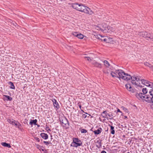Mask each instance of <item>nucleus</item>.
<instances>
[{"instance_id": "f257e3e1", "label": "nucleus", "mask_w": 153, "mask_h": 153, "mask_svg": "<svg viewBox=\"0 0 153 153\" xmlns=\"http://www.w3.org/2000/svg\"><path fill=\"white\" fill-rule=\"evenodd\" d=\"M120 72H119L120 74V77L122 78V79L125 80H130L131 79V82L133 84L135 85L137 87H142V85L140 83V82H141V80L143 79H141V77L140 76H131L125 73H123L120 71Z\"/></svg>"}, {"instance_id": "f03ea898", "label": "nucleus", "mask_w": 153, "mask_h": 153, "mask_svg": "<svg viewBox=\"0 0 153 153\" xmlns=\"http://www.w3.org/2000/svg\"><path fill=\"white\" fill-rule=\"evenodd\" d=\"M72 7L79 11L84 12L89 15H92L93 13L90 8L82 4L74 3L72 4Z\"/></svg>"}, {"instance_id": "7ed1b4c3", "label": "nucleus", "mask_w": 153, "mask_h": 153, "mask_svg": "<svg viewBox=\"0 0 153 153\" xmlns=\"http://www.w3.org/2000/svg\"><path fill=\"white\" fill-rule=\"evenodd\" d=\"M73 142L71 145V146L76 148L82 145V142L78 138H73Z\"/></svg>"}, {"instance_id": "20e7f679", "label": "nucleus", "mask_w": 153, "mask_h": 153, "mask_svg": "<svg viewBox=\"0 0 153 153\" xmlns=\"http://www.w3.org/2000/svg\"><path fill=\"white\" fill-rule=\"evenodd\" d=\"M101 115L103 118H106L108 120L112 119L114 117L113 113L111 112L108 113L106 111H104L102 113Z\"/></svg>"}, {"instance_id": "39448f33", "label": "nucleus", "mask_w": 153, "mask_h": 153, "mask_svg": "<svg viewBox=\"0 0 153 153\" xmlns=\"http://www.w3.org/2000/svg\"><path fill=\"white\" fill-rule=\"evenodd\" d=\"M120 71H121V72H122L123 73H124L122 70H116L115 72L112 71L110 73V74L112 76V77L114 78L117 77L119 79H122V78L120 77V73H119V72H120Z\"/></svg>"}, {"instance_id": "423d86ee", "label": "nucleus", "mask_w": 153, "mask_h": 153, "mask_svg": "<svg viewBox=\"0 0 153 153\" xmlns=\"http://www.w3.org/2000/svg\"><path fill=\"white\" fill-rule=\"evenodd\" d=\"M141 84L144 85L150 88H152V90H153V83L146 80L145 79L141 80Z\"/></svg>"}, {"instance_id": "0eeeda50", "label": "nucleus", "mask_w": 153, "mask_h": 153, "mask_svg": "<svg viewBox=\"0 0 153 153\" xmlns=\"http://www.w3.org/2000/svg\"><path fill=\"white\" fill-rule=\"evenodd\" d=\"M148 94H143L142 93H140L139 94L137 93L136 94V96L139 99V100L140 99L144 100L146 101V100L147 99L148 97Z\"/></svg>"}, {"instance_id": "6e6552de", "label": "nucleus", "mask_w": 153, "mask_h": 153, "mask_svg": "<svg viewBox=\"0 0 153 153\" xmlns=\"http://www.w3.org/2000/svg\"><path fill=\"white\" fill-rule=\"evenodd\" d=\"M146 101L148 102H153V90H150L147 99Z\"/></svg>"}, {"instance_id": "1a4fd4ad", "label": "nucleus", "mask_w": 153, "mask_h": 153, "mask_svg": "<svg viewBox=\"0 0 153 153\" xmlns=\"http://www.w3.org/2000/svg\"><path fill=\"white\" fill-rule=\"evenodd\" d=\"M126 89L130 92L132 93H135L136 92V90L132 88L130 84H126L125 85Z\"/></svg>"}, {"instance_id": "9d476101", "label": "nucleus", "mask_w": 153, "mask_h": 153, "mask_svg": "<svg viewBox=\"0 0 153 153\" xmlns=\"http://www.w3.org/2000/svg\"><path fill=\"white\" fill-rule=\"evenodd\" d=\"M7 122L10 124L13 125H15L16 126L19 128L20 125L13 119H8L7 120Z\"/></svg>"}, {"instance_id": "9b49d317", "label": "nucleus", "mask_w": 153, "mask_h": 153, "mask_svg": "<svg viewBox=\"0 0 153 153\" xmlns=\"http://www.w3.org/2000/svg\"><path fill=\"white\" fill-rule=\"evenodd\" d=\"M138 35L141 37H144L147 39H148V37H149V36H150V33L145 31L140 32Z\"/></svg>"}, {"instance_id": "f8f14e48", "label": "nucleus", "mask_w": 153, "mask_h": 153, "mask_svg": "<svg viewBox=\"0 0 153 153\" xmlns=\"http://www.w3.org/2000/svg\"><path fill=\"white\" fill-rule=\"evenodd\" d=\"M72 34L80 39H83L84 37L83 35L77 32H73L72 33Z\"/></svg>"}, {"instance_id": "ddd939ff", "label": "nucleus", "mask_w": 153, "mask_h": 153, "mask_svg": "<svg viewBox=\"0 0 153 153\" xmlns=\"http://www.w3.org/2000/svg\"><path fill=\"white\" fill-rule=\"evenodd\" d=\"M96 37L99 39H100L101 41H103L106 42H108V38L105 36H102L100 35L97 36Z\"/></svg>"}, {"instance_id": "4468645a", "label": "nucleus", "mask_w": 153, "mask_h": 153, "mask_svg": "<svg viewBox=\"0 0 153 153\" xmlns=\"http://www.w3.org/2000/svg\"><path fill=\"white\" fill-rule=\"evenodd\" d=\"M52 101L54 106L57 109H58L59 108V105L56 100L55 99H53Z\"/></svg>"}, {"instance_id": "2eb2a0df", "label": "nucleus", "mask_w": 153, "mask_h": 153, "mask_svg": "<svg viewBox=\"0 0 153 153\" xmlns=\"http://www.w3.org/2000/svg\"><path fill=\"white\" fill-rule=\"evenodd\" d=\"M37 122V120L36 119H35L34 120H32L31 119L29 124L32 126L33 125H37L36 124Z\"/></svg>"}, {"instance_id": "dca6fc26", "label": "nucleus", "mask_w": 153, "mask_h": 153, "mask_svg": "<svg viewBox=\"0 0 153 153\" xmlns=\"http://www.w3.org/2000/svg\"><path fill=\"white\" fill-rule=\"evenodd\" d=\"M102 131V129L100 128H99L97 130L94 131L93 132L95 134H98L101 133Z\"/></svg>"}, {"instance_id": "f3484780", "label": "nucleus", "mask_w": 153, "mask_h": 153, "mask_svg": "<svg viewBox=\"0 0 153 153\" xmlns=\"http://www.w3.org/2000/svg\"><path fill=\"white\" fill-rule=\"evenodd\" d=\"M40 136L43 138L45 140L47 139L48 138V135L45 133H41L40 134Z\"/></svg>"}, {"instance_id": "a211bd4d", "label": "nucleus", "mask_w": 153, "mask_h": 153, "mask_svg": "<svg viewBox=\"0 0 153 153\" xmlns=\"http://www.w3.org/2000/svg\"><path fill=\"white\" fill-rule=\"evenodd\" d=\"M93 65H94L95 67L101 68H102V65L100 63H98L96 62H95L93 63Z\"/></svg>"}, {"instance_id": "6ab92c4d", "label": "nucleus", "mask_w": 153, "mask_h": 153, "mask_svg": "<svg viewBox=\"0 0 153 153\" xmlns=\"http://www.w3.org/2000/svg\"><path fill=\"white\" fill-rule=\"evenodd\" d=\"M1 144L2 146L8 148H10L11 147L10 144L7 143L6 142H2L1 143Z\"/></svg>"}, {"instance_id": "aec40b11", "label": "nucleus", "mask_w": 153, "mask_h": 153, "mask_svg": "<svg viewBox=\"0 0 153 153\" xmlns=\"http://www.w3.org/2000/svg\"><path fill=\"white\" fill-rule=\"evenodd\" d=\"M144 64L146 66L149 67L153 71V65H151L150 64L147 62H144Z\"/></svg>"}, {"instance_id": "412c9836", "label": "nucleus", "mask_w": 153, "mask_h": 153, "mask_svg": "<svg viewBox=\"0 0 153 153\" xmlns=\"http://www.w3.org/2000/svg\"><path fill=\"white\" fill-rule=\"evenodd\" d=\"M61 122L63 124L66 125L68 123V122L66 118H64L62 120Z\"/></svg>"}, {"instance_id": "4be33fe9", "label": "nucleus", "mask_w": 153, "mask_h": 153, "mask_svg": "<svg viewBox=\"0 0 153 153\" xmlns=\"http://www.w3.org/2000/svg\"><path fill=\"white\" fill-rule=\"evenodd\" d=\"M104 65L107 67H109L110 66V64L106 60H104L103 61Z\"/></svg>"}, {"instance_id": "5701e85b", "label": "nucleus", "mask_w": 153, "mask_h": 153, "mask_svg": "<svg viewBox=\"0 0 153 153\" xmlns=\"http://www.w3.org/2000/svg\"><path fill=\"white\" fill-rule=\"evenodd\" d=\"M5 99L6 100L11 101L12 100V98L9 96L5 95Z\"/></svg>"}, {"instance_id": "b1692460", "label": "nucleus", "mask_w": 153, "mask_h": 153, "mask_svg": "<svg viewBox=\"0 0 153 153\" xmlns=\"http://www.w3.org/2000/svg\"><path fill=\"white\" fill-rule=\"evenodd\" d=\"M9 83L11 86L10 88L12 89H15V87L13 83L11 82H9Z\"/></svg>"}, {"instance_id": "393cba45", "label": "nucleus", "mask_w": 153, "mask_h": 153, "mask_svg": "<svg viewBox=\"0 0 153 153\" xmlns=\"http://www.w3.org/2000/svg\"><path fill=\"white\" fill-rule=\"evenodd\" d=\"M84 58H87V60L89 62H90V61H91L93 59V58H91L89 57H88V56H85Z\"/></svg>"}, {"instance_id": "a878e982", "label": "nucleus", "mask_w": 153, "mask_h": 153, "mask_svg": "<svg viewBox=\"0 0 153 153\" xmlns=\"http://www.w3.org/2000/svg\"><path fill=\"white\" fill-rule=\"evenodd\" d=\"M80 131L82 133H85L87 132V131L84 129H82L80 130Z\"/></svg>"}, {"instance_id": "bb28decb", "label": "nucleus", "mask_w": 153, "mask_h": 153, "mask_svg": "<svg viewBox=\"0 0 153 153\" xmlns=\"http://www.w3.org/2000/svg\"><path fill=\"white\" fill-rule=\"evenodd\" d=\"M142 91L144 94L147 93V91L146 88H143L142 90Z\"/></svg>"}, {"instance_id": "cd10ccee", "label": "nucleus", "mask_w": 153, "mask_h": 153, "mask_svg": "<svg viewBox=\"0 0 153 153\" xmlns=\"http://www.w3.org/2000/svg\"><path fill=\"white\" fill-rule=\"evenodd\" d=\"M122 108L123 109V110L126 112L127 113L128 112V110L126 108L124 107H122Z\"/></svg>"}, {"instance_id": "c85d7f7f", "label": "nucleus", "mask_w": 153, "mask_h": 153, "mask_svg": "<svg viewBox=\"0 0 153 153\" xmlns=\"http://www.w3.org/2000/svg\"><path fill=\"white\" fill-rule=\"evenodd\" d=\"M43 143L47 145H48L50 143L49 142L46 141H44L43 142Z\"/></svg>"}, {"instance_id": "c756f323", "label": "nucleus", "mask_w": 153, "mask_h": 153, "mask_svg": "<svg viewBox=\"0 0 153 153\" xmlns=\"http://www.w3.org/2000/svg\"><path fill=\"white\" fill-rule=\"evenodd\" d=\"M34 139L37 142H39L40 140H39V138L37 137H35Z\"/></svg>"}, {"instance_id": "7c9ffc66", "label": "nucleus", "mask_w": 153, "mask_h": 153, "mask_svg": "<svg viewBox=\"0 0 153 153\" xmlns=\"http://www.w3.org/2000/svg\"><path fill=\"white\" fill-rule=\"evenodd\" d=\"M150 36H149V37H148V38H150V39H153V35H152L150 34Z\"/></svg>"}, {"instance_id": "2f4dec72", "label": "nucleus", "mask_w": 153, "mask_h": 153, "mask_svg": "<svg viewBox=\"0 0 153 153\" xmlns=\"http://www.w3.org/2000/svg\"><path fill=\"white\" fill-rule=\"evenodd\" d=\"M87 117V115L85 114H83L82 115V117L84 118H85Z\"/></svg>"}, {"instance_id": "473e14b6", "label": "nucleus", "mask_w": 153, "mask_h": 153, "mask_svg": "<svg viewBox=\"0 0 153 153\" xmlns=\"http://www.w3.org/2000/svg\"><path fill=\"white\" fill-rule=\"evenodd\" d=\"M111 134H114L115 133V131L114 129L111 130Z\"/></svg>"}, {"instance_id": "72a5a7b5", "label": "nucleus", "mask_w": 153, "mask_h": 153, "mask_svg": "<svg viewBox=\"0 0 153 153\" xmlns=\"http://www.w3.org/2000/svg\"><path fill=\"white\" fill-rule=\"evenodd\" d=\"M46 129L47 131H51V129L49 128V127H47L46 128Z\"/></svg>"}, {"instance_id": "f704fd0d", "label": "nucleus", "mask_w": 153, "mask_h": 153, "mask_svg": "<svg viewBox=\"0 0 153 153\" xmlns=\"http://www.w3.org/2000/svg\"><path fill=\"white\" fill-rule=\"evenodd\" d=\"M111 127V130H113L114 129V126H110Z\"/></svg>"}, {"instance_id": "c9c22d12", "label": "nucleus", "mask_w": 153, "mask_h": 153, "mask_svg": "<svg viewBox=\"0 0 153 153\" xmlns=\"http://www.w3.org/2000/svg\"><path fill=\"white\" fill-rule=\"evenodd\" d=\"M107 28L108 30L111 29V30L112 29L111 28H112L110 26H108L107 27Z\"/></svg>"}, {"instance_id": "e433bc0d", "label": "nucleus", "mask_w": 153, "mask_h": 153, "mask_svg": "<svg viewBox=\"0 0 153 153\" xmlns=\"http://www.w3.org/2000/svg\"><path fill=\"white\" fill-rule=\"evenodd\" d=\"M78 106L80 108V109H81V107H82L81 105L79 103H78Z\"/></svg>"}, {"instance_id": "4c0bfd02", "label": "nucleus", "mask_w": 153, "mask_h": 153, "mask_svg": "<svg viewBox=\"0 0 153 153\" xmlns=\"http://www.w3.org/2000/svg\"><path fill=\"white\" fill-rule=\"evenodd\" d=\"M12 24L14 26H16V25H17V24L14 22H12Z\"/></svg>"}, {"instance_id": "58836bf2", "label": "nucleus", "mask_w": 153, "mask_h": 153, "mask_svg": "<svg viewBox=\"0 0 153 153\" xmlns=\"http://www.w3.org/2000/svg\"><path fill=\"white\" fill-rule=\"evenodd\" d=\"M101 153H107L105 151L103 150L101 152Z\"/></svg>"}, {"instance_id": "ea45409f", "label": "nucleus", "mask_w": 153, "mask_h": 153, "mask_svg": "<svg viewBox=\"0 0 153 153\" xmlns=\"http://www.w3.org/2000/svg\"><path fill=\"white\" fill-rule=\"evenodd\" d=\"M121 112V111H120V110L119 109H118L117 110V112Z\"/></svg>"}, {"instance_id": "a19ab883", "label": "nucleus", "mask_w": 153, "mask_h": 153, "mask_svg": "<svg viewBox=\"0 0 153 153\" xmlns=\"http://www.w3.org/2000/svg\"><path fill=\"white\" fill-rule=\"evenodd\" d=\"M151 107L152 109H153V104H152L151 105Z\"/></svg>"}, {"instance_id": "79ce46f5", "label": "nucleus", "mask_w": 153, "mask_h": 153, "mask_svg": "<svg viewBox=\"0 0 153 153\" xmlns=\"http://www.w3.org/2000/svg\"><path fill=\"white\" fill-rule=\"evenodd\" d=\"M125 117L126 118H127V117L126 116V117Z\"/></svg>"}, {"instance_id": "37998d69", "label": "nucleus", "mask_w": 153, "mask_h": 153, "mask_svg": "<svg viewBox=\"0 0 153 153\" xmlns=\"http://www.w3.org/2000/svg\"><path fill=\"white\" fill-rule=\"evenodd\" d=\"M38 126H39V125H37Z\"/></svg>"}, {"instance_id": "c03bdc74", "label": "nucleus", "mask_w": 153, "mask_h": 153, "mask_svg": "<svg viewBox=\"0 0 153 153\" xmlns=\"http://www.w3.org/2000/svg\"><path fill=\"white\" fill-rule=\"evenodd\" d=\"M111 31H113V30Z\"/></svg>"}, {"instance_id": "a18cd8bd", "label": "nucleus", "mask_w": 153, "mask_h": 153, "mask_svg": "<svg viewBox=\"0 0 153 153\" xmlns=\"http://www.w3.org/2000/svg\"><path fill=\"white\" fill-rule=\"evenodd\" d=\"M127 153H130L129 152H127Z\"/></svg>"}]
</instances>
